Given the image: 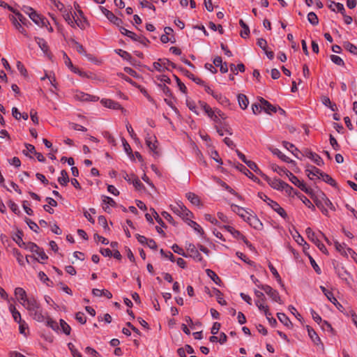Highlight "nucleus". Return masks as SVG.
I'll return each instance as SVG.
<instances>
[{
    "instance_id": "obj_1",
    "label": "nucleus",
    "mask_w": 357,
    "mask_h": 357,
    "mask_svg": "<svg viewBox=\"0 0 357 357\" xmlns=\"http://www.w3.org/2000/svg\"><path fill=\"white\" fill-rule=\"evenodd\" d=\"M22 305L29 312L30 316L34 320L38 322L45 321V314H43L40 303L34 296H29L27 303H22Z\"/></svg>"
},
{
    "instance_id": "obj_2",
    "label": "nucleus",
    "mask_w": 357,
    "mask_h": 357,
    "mask_svg": "<svg viewBox=\"0 0 357 357\" xmlns=\"http://www.w3.org/2000/svg\"><path fill=\"white\" fill-rule=\"evenodd\" d=\"M171 209L176 215L181 218L185 222H188L190 220V218L193 217L192 213L182 204L172 205Z\"/></svg>"
},
{
    "instance_id": "obj_3",
    "label": "nucleus",
    "mask_w": 357,
    "mask_h": 357,
    "mask_svg": "<svg viewBox=\"0 0 357 357\" xmlns=\"http://www.w3.org/2000/svg\"><path fill=\"white\" fill-rule=\"evenodd\" d=\"M284 173L293 184L298 187L302 191L305 192V193L312 195V190L310 188H307L306 185L303 183V181H300L298 178V177L294 175L293 173H291L289 170H284Z\"/></svg>"
},
{
    "instance_id": "obj_4",
    "label": "nucleus",
    "mask_w": 357,
    "mask_h": 357,
    "mask_svg": "<svg viewBox=\"0 0 357 357\" xmlns=\"http://www.w3.org/2000/svg\"><path fill=\"white\" fill-rule=\"evenodd\" d=\"M305 233L308 239L313 242L323 253L326 255L328 254L325 245L321 242L319 236H317L310 227H307L305 229Z\"/></svg>"
},
{
    "instance_id": "obj_5",
    "label": "nucleus",
    "mask_w": 357,
    "mask_h": 357,
    "mask_svg": "<svg viewBox=\"0 0 357 357\" xmlns=\"http://www.w3.org/2000/svg\"><path fill=\"white\" fill-rule=\"evenodd\" d=\"M224 228L227 231H229L234 238L241 239L250 250H255V248L252 245V243L249 241H248L246 237L244 235H243L239 231L235 229L233 227L229 225L224 226Z\"/></svg>"
},
{
    "instance_id": "obj_6",
    "label": "nucleus",
    "mask_w": 357,
    "mask_h": 357,
    "mask_svg": "<svg viewBox=\"0 0 357 357\" xmlns=\"http://www.w3.org/2000/svg\"><path fill=\"white\" fill-rule=\"evenodd\" d=\"M258 287L264 291L265 293L275 302L282 304V300L277 290L273 289L268 284H259Z\"/></svg>"
},
{
    "instance_id": "obj_7",
    "label": "nucleus",
    "mask_w": 357,
    "mask_h": 357,
    "mask_svg": "<svg viewBox=\"0 0 357 357\" xmlns=\"http://www.w3.org/2000/svg\"><path fill=\"white\" fill-rule=\"evenodd\" d=\"M261 177L266 180L273 188L275 190H282L284 188H288L287 183L279 178H271L264 174H261Z\"/></svg>"
},
{
    "instance_id": "obj_8",
    "label": "nucleus",
    "mask_w": 357,
    "mask_h": 357,
    "mask_svg": "<svg viewBox=\"0 0 357 357\" xmlns=\"http://www.w3.org/2000/svg\"><path fill=\"white\" fill-rule=\"evenodd\" d=\"M146 144L153 153L155 157H158L160 155V152L158 150V140L155 136H151L149 134H147L146 139Z\"/></svg>"
},
{
    "instance_id": "obj_9",
    "label": "nucleus",
    "mask_w": 357,
    "mask_h": 357,
    "mask_svg": "<svg viewBox=\"0 0 357 357\" xmlns=\"http://www.w3.org/2000/svg\"><path fill=\"white\" fill-rule=\"evenodd\" d=\"M185 248L188 252L187 255H188V257H192L197 261L201 262L203 261V257H202L201 254L197 250V248L194 244L191 243H186Z\"/></svg>"
},
{
    "instance_id": "obj_10",
    "label": "nucleus",
    "mask_w": 357,
    "mask_h": 357,
    "mask_svg": "<svg viewBox=\"0 0 357 357\" xmlns=\"http://www.w3.org/2000/svg\"><path fill=\"white\" fill-rule=\"evenodd\" d=\"M73 96L75 100L79 101L96 102L99 100V98L98 96L90 95L78 90L74 92Z\"/></svg>"
},
{
    "instance_id": "obj_11",
    "label": "nucleus",
    "mask_w": 357,
    "mask_h": 357,
    "mask_svg": "<svg viewBox=\"0 0 357 357\" xmlns=\"http://www.w3.org/2000/svg\"><path fill=\"white\" fill-rule=\"evenodd\" d=\"M245 222L255 229L261 230L263 229L262 222L252 211H250V213H249Z\"/></svg>"
},
{
    "instance_id": "obj_12",
    "label": "nucleus",
    "mask_w": 357,
    "mask_h": 357,
    "mask_svg": "<svg viewBox=\"0 0 357 357\" xmlns=\"http://www.w3.org/2000/svg\"><path fill=\"white\" fill-rule=\"evenodd\" d=\"M102 13L106 16V17L114 24L120 27L123 23V21L116 17L112 12L107 10L105 7H100Z\"/></svg>"
},
{
    "instance_id": "obj_13",
    "label": "nucleus",
    "mask_w": 357,
    "mask_h": 357,
    "mask_svg": "<svg viewBox=\"0 0 357 357\" xmlns=\"http://www.w3.org/2000/svg\"><path fill=\"white\" fill-rule=\"evenodd\" d=\"M29 17L35 24L41 27L47 26V24H50L48 20L45 17L38 14L36 11L31 13Z\"/></svg>"
},
{
    "instance_id": "obj_14",
    "label": "nucleus",
    "mask_w": 357,
    "mask_h": 357,
    "mask_svg": "<svg viewBox=\"0 0 357 357\" xmlns=\"http://www.w3.org/2000/svg\"><path fill=\"white\" fill-rule=\"evenodd\" d=\"M215 128L220 136H223L225 133H227L229 135L233 134L231 128L226 123H220V124L215 125Z\"/></svg>"
},
{
    "instance_id": "obj_15",
    "label": "nucleus",
    "mask_w": 357,
    "mask_h": 357,
    "mask_svg": "<svg viewBox=\"0 0 357 357\" xmlns=\"http://www.w3.org/2000/svg\"><path fill=\"white\" fill-rule=\"evenodd\" d=\"M231 208L232 211L238 214L245 221L247 219L248 216L249 215V213H250V211H248L244 208L237 206L236 204H231Z\"/></svg>"
},
{
    "instance_id": "obj_16",
    "label": "nucleus",
    "mask_w": 357,
    "mask_h": 357,
    "mask_svg": "<svg viewBox=\"0 0 357 357\" xmlns=\"http://www.w3.org/2000/svg\"><path fill=\"white\" fill-rule=\"evenodd\" d=\"M259 102L262 104L263 110H264L266 113L271 114L277 112V107L263 98H260Z\"/></svg>"
},
{
    "instance_id": "obj_17",
    "label": "nucleus",
    "mask_w": 357,
    "mask_h": 357,
    "mask_svg": "<svg viewBox=\"0 0 357 357\" xmlns=\"http://www.w3.org/2000/svg\"><path fill=\"white\" fill-rule=\"evenodd\" d=\"M268 204L271 206V208L274 210L276 213H278L282 218L286 219L287 218V214L284 209L281 207L279 204H278L275 201H271V202H268Z\"/></svg>"
},
{
    "instance_id": "obj_18",
    "label": "nucleus",
    "mask_w": 357,
    "mask_h": 357,
    "mask_svg": "<svg viewBox=\"0 0 357 357\" xmlns=\"http://www.w3.org/2000/svg\"><path fill=\"white\" fill-rule=\"evenodd\" d=\"M15 295L18 297V301H20L22 305V303H26L29 301L26 291L22 287L15 289Z\"/></svg>"
},
{
    "instance_id": "obj_19",
    "label": "nucleus",
    "mask_w": 357,
    "mask_h": 357,
    "mask_svg": "<svg viewBox=\"0 0 357 357\" xmlns=\"http://www.w3.org/2000/svg\"><path fill=\"white\" fill-rule=\"evenodd\" d=\"M307 176L310 179H314V176H317L318 178H321V174H323L319 169L314 166H310L305 170Z\"/></svg>"
},
{
    "instance_id": "obj_20",
    "label": "nucleus",
    "mask_w": 357,
    "mask_h": 357,
    "mask_svg": "<svg viewBox=\"0 0 357 357\" xmlns=\"http://www.w3.org/2000/svg\"><path fill=\"white\" fill-rule=\"evenodd\" d=\"M307 330L308 335H309L310 338L312 340V341L316 345H319L320 344L323 347L324 345H323V344H322V342L321 341V339L318 336V335L317 334L315 331L312 328L309 326H307Z\"/></svg>"
},
{
    "instance_id": "obj_21",
    "label": "nucleus",
    "mask_w": 357,
    "mask_h": 357,
    "mask_svg": "<svg viewBox=\"0 0 357 357\" xmlns=\"http://www.w3.org/2000/svg\"><path fill=\"white\" fill-rule=\"evenodd\" d=\"M102 204H103V206H102L103 210L107 213H109V206H115L116 204L115 201L112 198H111L108 196H105V195H103L102 197Z\"/></svg>"
},
{
    "instance_id": "obj_22",
    "label": "nucleus",
    "mask_w": 357,
    "mask_h": 357,
    "mask_svg": "<svg viewBox=\"0 0 357 357\" xmlns=\"http://www.w3.org/2000/svg\"><path fill=\"white\" fill-rule=\"evenodd\" d=\"M101 103L106 107L113 109H121V105L116 101L111 99H102Z\"/></svg>"
},
{
    "instance_id": "obj_23",
    "label": "nucleus",
    "mask_w": 357,
    "mask_h": 357,
    "mask_svg": "<svg viewBox=\"0 0 357 357\" xmlns=\"http://www.w3.org/2000/svg\"><path fill=\"white\" fill-rule=\"evenodd\" d=\"M119 31L123 35H125V36L130 38L133 41H138L139 43L143 42L142 40H140V36H137L134 32L129 31L121 26L119 27Z\"/></svg>"
},
{
    "instance_id": "obj_24",
    "label": "nucleus",
    "mask_w": 357,
    "mask_h": 357,
    "mask_svg": "<svg viewBox=\"0 0 357 357\" xmlns=\"http://www.w3.org/2000/svg\"><path fill=\"white\" fill-rule=\"evenodd\" d=\"M307 158L311 159L317 165L322 166L324 165V161L322 158L316 153L308 151L306 153Z\"/></svg>"
},
{
    "instance_id": "obj_25",
    "label": "nucleus",
    "mask_w": 357,
    "mask_h": 357,
    "mask_svg": "<svg viewBox=\"0 0 357 357\" xmlns=\"http://www.w3.org/2000/svg\"><path fill=\"white\" fill-rule=\"evenodd\" d=\"M10 20L12 21V23L15 28L20 32L22 34H23L26 37H29V35L26 32V31L22 27V24L17 20V18L14 16H12L10 17Z\"/></svg>"
},
{
    "instance_id": "obj_26",
    "label": "nucleus",
    "mask_w": 357,
    "mask_h": 357,
    "mask_svg": "<svg viewBox=\"0 0 357 357\" xmlns=\"http://www.w3.org/2000/svg\"><path fill=\"white\" fill-rule=\"evenodd\" d=\"M236 168L239 169L241 172L244 173L246 176H248L249 178H250L252 180H253L255 182H259V180L257 177H256L246 167L241 164H238L236 166Z\"/></svg>"
},
{
    "instance_id": "obj_27",
    "label": "nucleus",
    "mask_w": 357,
    "mask_h": 357,
    "mask_svg": "<svg viewBox=\"0 0 357 357\" xmlns=\"http://www.w3.org/2000/svg\"><path fill=\"white\" fill-rule=\"evenodd\" d=\"M314 202V204L315 205L317 206V208H319L322 213L326 216L328 215V211L327 210V208H326V206L324 204L322 200L321 199V198L319 197H312Z\"/></svg>"
},
{
    "instance_id": "obj_28",
    "label": "nucleus",
    "mask_w": 357,
    "mask_h": 357,
    "mask_svg": "<svg viewBox=\"0 0 357 357\" xmlns=\"http://www.w3.org/2000/svg\"><path fill=\"white\" fill-rule=\"evenodd\" d=\"M9 310L12 314L14 321L18 324H21L23 321L21 319V314L18 310H16L14 305L10 304L9 306Z\"/></svg>"
},
{
    "instance_id": "obj_29",
    "label": "nucleus",
    "mask_w": 357,
    "mask_h": 357,
    "mask_svg": "<svg viewBox=\"0 0 357 357\" xmlns=\"http://www.w3.org/2000/svg\"><path fill=\"white\" fill-rule=\"evenodd\" d=\"M213 98L224 107H228L230 105L229 99L222 93H217L213 95Z\"/></svg>"
},
{
    "instance_id": "obj_30",
    "label": "nucleus",
    "mask_w": 357,
    "mask_h": 357,
    "mask_svg": "<svg viewBox=\"0 0 357 357\" xmlns=\"http://www.w3.org/2000/svg\"><path fill=\"white\" fill-rule=\"evenodd\" d=\"M46 325L51 328L53 331L55 332H59L60 331V328L57 324V322L54 320H53L52 318H50L48 316H45V320Z\"/></svg>"
},
{
    "instance_id": "obj_31",
    "label": "nucleus",
    "mask_w": 357,
    "mask_h": 357,
    "mask_svg": "<svg viewBox=\"0 0 357 357\" xmlns=\"http://www.w3.org/2000/svg\"><path fill=\"white\" fill-rule=\"evenodd\" d=\"M92 293L95 296H105L107 298H111L112 297V293L107 289H93Z\"/></svg>"
},
{
    "instance_id": "obj_32",
    "label": "nucleus",
    "mask_w": 357,
    "mask_h": 357,
    "mask_svg": "<svg viewBox=\"0 0 357 357\" xmlns=\"http://www.w3.org/2000/svg\"><path fill=\"white\" fill-rule=\"evenodd\" d=\"M277 317L280 321L282 322L284 326L287 327L292 326L291 321L284 313L278 312Z\"/></svg>"
},
{
    "instance_id": "obj_33",
    "label": "nucleus",
    "mask_w": 357,
    "mask_h": 357,
    "mask_svg": "<svg viewBox=\"0 0 357 357\" xmlns=\"http://www.w3.org/2000/svg\"><path fill=\"white\" fill-rule=\"evenodd\" d=\"M206 273L207 275L218 285L220 286L222 283L221 279L218 276V275L211 269H206Z\"/></svg>"
},
{
    "instance_id": "obj_34",
    "label": "nucleus",
    "mask_w": 357,
    "mask_h": 357,
    "mask_svg": "<svg viewBox=\"0 0 357 357\" xmlns=\"http://www.w3.org/2000/svg\"><path fill=\"white\" fill-rule=\"evenodd\" d=\"M22 236L23 232L20 230H17V233L13 237V240L20 248H24L26 245V243L23 241Z\"/></svg>"
},
{
    "instance_id": "obj_35",
    "label": "nucleus",
    "mask_w": 357,
    "mask_h": 357,
    "mask_svg": "<svg viewBox=\"0 0 357 357\" xmlns=\"http://www.w3.org/2000/svg\"><path fill=\"white\" fill-rule=\"evenodd\" d=\"M238 101L239 106L241 107V109H245L248 107L249 101L245 95L239 94L238 96Z\"/></svg>"
},
{
    "instance_id": "obj_36",
    "label": "nucleus",
    "mask_w": 357,
    "mask_h": 357,
    "mask_svg": "<svg viewBox=\"0 0 357 357\" xmlns=\"http://www.w3.org/2000/svg\"><path fill=\"white\" fill-rule=\"evenodd\" d=\"M58 182L63 186L66 185L69 182L68 174L66 170L63 169L61 172V176L58 178Z\"/></svg>"
},
{
    "instance_id": "obj_37",
    "label": "nucleus",
    "mask_w": 357,
    "mask_h": 357,
    "mask_svg": "<svg viewBox=\"0 0 357 357\" xmlns=\"http://www.w3.org/2000/svg\"><path fill=\"white\" fill-rule=\"evenodd\" d=\"M199 105L200 107L205 112V113L208 116V117L212 116L215 111L212 109V108L205 102L199 101Z\"/></svg>"
},
{
    "instance_id": "obj_38",
    "label": "nucleus",
    "mask_w": 357,
    "mask_h": 357,
    "mask_svg": "<svg viewBox=\"0 0 357 357\" xmlns=\"http://www.w3.org/2000/svg\"><path fill=\"white\" fill-rule=\"evenodd\" d=\"M187 199L194 205L199 206L200 204L199 197L193 192L186 193Z\"/></svg>"
},
{
    "instance_id": "obj_39",
    "label": "nucleus",
    "mask_w": 357,
    "mask_h": 357,
    "mask_svg": "<svg viewBox=\"0 0 357 357\" xmlns=\"http://www.w3.org/2000/svg\"><path fill=\"white\" fill-rule=\"evenodd\" d=\"M63 17L68 24L73 28H75V16L72 15L70 11H65Z\"/></svg>"
},
{
    "instance_id": "obj_40",
    "label": "nucleus",
    "mask_w": 357,
    "mask_h": 357,
    "mask_svg": "<svg viewBox=\"0 0 357 357\" xmlns=\"http://www.w3.org/2000/svg\"><path fill=\"white\" fill-rule=\"evenodd\" d=\"M321 178L331 186L337 187L336 181L330 175L323 172V174H321Z\"/></svg>"
},
{
    "instance_id": "obj_41",
    "label": "nucleus",
    "mask_w": 357,
    "mask_h": 357,
    "mask_svg": "<svg viewBox=\"0 0 357 357\" xmlns=\"http://www.w3.org/2000/svg\"><path fill=\"white\" fill-rule=\"evenodd\" d=\"M188 225L194 229L195 231L198 232L201 236L204 234L203 229L196 222L193 221L190 218V220L187 222Z\"/></svg>"
},
{
    "instance_id": "obj_42",
    "label": "nucleus",
    "mask_w": 357,
    "mask_h": 357,
    "mask_svg": "<svg viewBox=\"0 0 357 357\" xmlns=\"http://www.w3.org/2000/svg\"><path fill=\"white\" fill-rule=\"evenodd\" d=\"M269 149L274 155H276L282 161L287 162H289V158L287 156H286L284 153H282L278 149L270 148Z\"/></svg>"
},
{
    "instance_id": "obj_43",
    "label": "nucleus",
    "mask_w": 357,
    "mask_h": 357,
    "mask_svg": "<svg viewBox=\"0 0 357 357\" xmlns=\"http://www.w3.org/2000/svg\"><path fill=\"white\" fill-rule=\"evenodd\" d=\"M59 323L60 331H61L66 335H69L71 331L70 326L63 319H60Z\"/></svg>"
},
{
    "instance_id": "obj_44",
    "label": "nucleus",
    "mask_w": 357,
    "mask_h": 357,
    "mask_svg": "<svg viewBox=\"0 0 357 357\" xmlns=\"http://www.w3.org/2000/svg\"><path fill=\"white\" fill-rule=\"evenodd\" d=\"M239 24L243 28V30L241 31L240 35L242 38H245L247 36H248L250 33L249 26L245 23V22L243 20H239Z\"/></svg>"
},
{
    "instance_id": "obj_45",
    "label": "nucleus",
    "mask_w": 357,
    "mask_h": 357,
    "mask_svg": "<svg viewBox=\"0 0 357 357\" xmlns=\"http://www.w3.org/2000/svg\"><path fill=\"white\" fill-rule=\"evenodd\" d=\"M268 268L271 271V272L272 273V274L274 275V277L275 278L277 282L282 286V287H284V284L282 283V279L278 272V271L276 270V268L273 266V264L269 262L268 264Z\"/></svg>"
},
{
    "instance_id": "obj_46",
    "label": "nucleus",
    "mask_w": 357,
    "mask_h": 357,
    "mask_svg": "<svg viewBox=\"0 0 357 357\" xmlns=\"http://www.w3.org/2000/svg\"><path fill=\"white\" fill-rule=\"evenodd\" d=\"M320 289H321L322 292L324 294V295L327 297V298L332 303H335L337 302L336 298L334 296L333 292L331 291L326 289L324 287L321 286Z\"/></svg>"
},
{
    "instance_id": "obj_47",
    "label": "nucleus",
    "mask_w": 357,
    "mask_h": 357,
    "mask_svg": "<svg viewBox=\"0 0 357 357\" xmlns=\"http://www.w3.org/2000/svg\"><path fill=\"white\" fill-rule=\"evenodd\" d=\"M319 197L322 200L325 206L328 207L331 210H335V206H333V203L331 202V200L326 197V195L324 192H321Z\"/></svg>"
},
{
    "instance_id": "obj_48",
    "label": "nucleus",
    "mask_w": 357,
    "mask_h": 357,
    "mask_svg": "<svg viewBox=\"0 0 357 357\" xmlns=\"http://www.w3.org/2000/svg\"><path fill=\"white\" fill-rule=\"evenodd\" d=\"M12 12H13L15 15H16V18L17 20L23 25L24 26H28V24H30V22H29V20L22 14L20 13V12L18 11H15L14 9L13 10H11Z\"/></svg>"
},
{
    "instance_id": "obj_49",
    "label": "nucleus",
    "mask_w": 357,
    "mask_h": 357,
    "mask_svg": "<svg viewBox=\"0 0 357 357\" xmlns=\"http://www.w3.org/2000/svg\"><path fill=\"white\" fill-rule=\"evenodd\" d=\"M35 41L44 52H46L48 50L47 43L43 38L35 37Z\"/></svg>"
},
{
    "instance_id": "obj_50",
    "label": "nucleus",
    "mask_w": 357,
    "mask_h": 357,
    "mask_svg": "<svg viewBox=\"0 0 357 357\" xmlns=\"http://www.w3.org/2000/svg\"><path fill=\"white\" fill-rule=\"evenodd\" d=\"M344 47L353 54L357 55V47L350 42H345L343 45Z\"/></svg>"
},
{
    "instance_id": "obj_51",
    "label": "nucleus",
    "mask_w": 357,
    "mask_h": 357,
    "mask_svg": "<svg viewBox=\"0 0 357 357\" xmlns=\"http://www.w3.org/2000/svg\"><path fill=\"white\" fill-rule=\"evenodd\" d=\"M255 305L259 310L264 312V314H266V312H269V307L268 305H265V301H255Z\"/></svg>"
},
{
    "instance_id": "obj_52",
    "label": "nucleus",
    "mask_w": 357,
    "mask_h": 357,
    "mask_svg": "<svg viewBox=\"0 0 357 357\" xmlns=\"http://www.w3.org/2000/svg\"><path fill=\"white\" fill-rule=\"evenodd\" d=\"M307 20L310 24L315 26L319 24L317 15L314 12H310L307 15Z\"/></svg>"
},
{
    "instance_id": "obj_53",
    "label": "nucleus",
    "mask_w": 357,
    "mask_h": 357,
    "mask_svg": "<svg viewBox=\"0 0 357 357\" xmlns=\"http://www.w3.org/2000/svg\"><path fill=\"white\" fill-rule=\"evenodd\" d=\"M132 178L130 183H132L137 190H141L144 187V185L139 179L135 174H132Z\"/></svg>"
},
{
    "instance_id": "obj_54",
    "label": "nucleus",
    "mask_w": 357,
    "mask_h": 357,
    "mask_svg": "<svg viewBox=\"0 0 357 357\" xmlns=\"http://www.w3.org/2000/svg\"><path fill=\"white\" fill-rule=\"evenodd\" d=\"M229 67L231 71H232L234 74H238V72H236V70H238L240 72L245 71V66L243 63H239L237 66H235L234 63H231Z\"/></svg>"
},
{
    "instance_id": "obj_55",
    "label": "nucleus",
    "mask_w": 357,
    "mask_h": 357,
    "mask_svg": "<svg viewBox=\"0 0 357 357\" xmlns=\"http://www.w3.org/2000/svg\"><path fill=\"white\" fill-rule=\"evenodd\" d=\"M115 52L125 60L131 61V59H132L130 54L125 50L119 49L116 50Z\"/></svg>"
},
{
    "instance_id": "obj_56",
    "label": "nucleus",
    "mask_w": 357,
    "mask_h": 357,
    "mask_svg": "<svg viewBox=\"0 0 357 357\" xmlns=\"http://www.w3.org/2000/svg\"><path fill=\"white\" fill-rule=\"evenodd\" d=\"M68 347L73 357H82L80 352L75 348V345L73 343L69 342L68 344Z\"/></svg>"
},
{
    "instance_id": "obj_57",
    "label": "nucleus",
    "mask_w": 357,
    "mask_h": 357,
    "mask_svg": "<svg viewBox=\"0 0 357 357\" xmlns=\"http://www.w3.org/2000/svg\"><path fill=\"white\" fill-rule=\"evenodd\" d=\"M246 165L250 169L253 170L257 174H258L261 176V174H263L262 172L259 169V167H257V164L255 162H253L252 160H249V161H248Z\"/></svg>"
},
{
    "instance_id": "obj_58",
    "label": "nucleus",
    "mask_w": 357,
    "mask_h": 357,
    "mask_svg": "<svg viewBox=\"0 0 357 357\" xmlns=\"http://www.w3.org/2000/svg\"><path fill=\"white\" fill-rule=\"evenodd\" d=\"M24 249L29 250L31 252L36 253L37 250L40 248L36 243L32 242H29L26 243Z\"/></svg>"
},
{
    "instance_id": "obj_59",
    "label": "nucleus",
    "mask_w": 357,
    "mask_h": 357,
    "mask_svg": "<svg viewBox=\"0 0 357 357\" xmlns=\"http://www.w3.org/2000/svg\"><path fill=\"white\" fill-rule=\"evenodd\" d=\"M214 291H215V296L217 297V301H218V303H220L221 305H226L227 302L222 298V294L221 293V291L218 289H214Z\"/></svg>"
},
{
    "instance_id": "obj_60",
    "label": "nucleus",
    "mask_w": 357,
    "mask_h": 357,
    "mask_svg": "<svg viewBox=\"0 0 357 357\" xmlns=\"http://www.w3.org/2000/svg\"><path fill=\"white\" fill-rule=\"evenodd\" d=\"M172 250L175 252V253H177L184 257H188V255H187V253H185L184 252V250H183V248H181V247H179L177 244H174L172 246Z\"/></svg>"
},
{
    "instance_id": "obj_61",
    "label": "nucleus",
    "mask_w": 357,
    "mask_h": 357,
    "mask_svg": "<svg viewBox=\"0 0 357 357\" xmlns=\"http://www.w3.org/2000/svg\"><path fill=\"white\" fill-rule=\"evenodd\" d=\"M331 60L334 63H335L336 65L337 66H344V61L342 60V59L341 57H340L339 56H337V55H334V54H332L331 55Z\"/></svg>"
},
{
    "instance_id": "obj_62",
    "label": "nucleus",
    "mask_w": 357,
    "mask_h": 357,
    "mask_svg": "<svg viewBox=\"0 0 357 357\" xmlns=\"http://www.w3.org/2000/svg\"><path fill=\"white\" fill-rule=\"evenodd\" d=\"M75 319L81 324H84L86 321V318L83 312H78L75 314Z\"/></svg>"
},
{
    "instance_id": "obj_63",
    "label": "nucleus",
    "mask_w": 357,
    "mask_h": 357,
    "mask_svg": "<svg viewBox=\"0 0 357 357\" xmlns=\"http://www.w3.org/2000/svg\"><path fill=\"white\" fill-rule=\"evenodd\" d=\"M329 141L331 146L334 150L338 151L340 149V146L338 144L336 139L332 135H330Z\"/></svg>"
},
{
    "instance_id": "obj_64",
    "label": "nucleus",
    "mask_w": 357,
    "mask_h": 357,
    "mask_svg": "<svg viewBox=\"0 0 357 357\" xmlns=\"http://www.w3.org/2000/svg\"><path fill=\"white\" fill-rule=\"evenodd\" d=\"M85 352L88 354H90L94 357H100V355L99 353L95 350L93 348H91L90 347H87L85 349Z\"/></svg>"
}]
</instances>
